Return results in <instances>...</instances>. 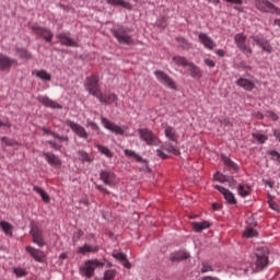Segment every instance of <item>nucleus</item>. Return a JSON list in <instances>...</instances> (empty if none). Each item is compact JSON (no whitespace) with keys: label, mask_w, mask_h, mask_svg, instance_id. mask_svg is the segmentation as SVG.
<instances>
[{"label":"nucleus","mask_w":280,"mask_h":280,"mask_svg":"<svg viewBox=\"0 0 280 280\" xmlns=\"http://www.w3.org/2000/svg\"><path fill=\"white\" fill-rule=\"evenodd\" d=\"M139 138L141 141L147 143V145H160L161 139H159V136H155L154 132L148 128H140L138 129Z\"/></svg>","instance_id":"obj_1"},{"label":"nucleus","mask_w":280,"mask_h":280,"mask_svg":"<svg viewBox=\"0 0 280 280\" xmlns=\"http://www.w3.org/2000/svg\"><path fill=\"white\" fill-rule=\"evenodd\" d=\"M84 86L90 95L97 97L102 93V90L100 89V75L92 74L91 77H88Z\"/></svg>","instance_id":"obj_2"},{"label":"nucleus","mask_w":280,"mask_h":280,"mask_svg":"<svg viewBox=\"0 0 280 280\" xmlns=\"http://www.w3.org/2000/svg\"><path fill=\"white\" fill-rule=\"evenodd\" d=\"M167 154H174L175 156H178L180 154V150H178V147L172 142H164L160 149H156V155L160 159H167Z\"/></svg>","instance_id":"obj_3"},{"label":"nucleus","mask_w":280,"mask_h":280,"mask_svg":"<svg viewBox=\"0 0 280 280\" xmlns=\"http://www.w3.org/2000/svg\"><path fill=\"white\" fill-rule=\"evenodd\" d=\"M256 270L259 272L268 267V247H257L256 249Z\"/></svg>","instance_id":"obj_4"},{"label":"nucleus","mask_w":280,"mask_h":280,"mask_svg":"<svg viewBox=\"0 0 280 280\" xmlns=\"http://www.w3.org/2000/svg\"><path fill=\"white\" fill-rule=\"evenodd\" d=\"M104 262L94 259V260H88L85 262V265L80 269V273L83 277H88L89 279H91V277H93V275H95V268H100L103 267Z\"/></svg>","instance_id":"obj_5"},{"label":"nucleus","mask_w":280,"mask_h":280,"mask_svg":"<svg viewBox=\"0 0 280 280\" xmlns=\"http://www.w3.org/2000/svg\"><path fill=\"white\" fill-rule=\"evenodd\" d=\"M255 5L257 10H259L260 12H266L268 14H277L278 16L280 14V9L268 0H256Z\"/></svg>","instance_id":"obj_6"},{"label":"nucleus","mask_w":280,"mask_h":280,"mask_svg":"<svg viewBox=\"0 0 280 280\" xmlns=\"http://www.w3.org/2000/svg\"><path fill=\"white\" fill-rule=\"evenodd\" d=\"M154 75L160 84H163V86L176 91V82L174 81V79H172V77L167 75V73L162 70H156L154 72Z\"/></svg>","instance_id":"obj_7"},{"label":"nucleus","mask_w":280,"mask_h":280,"mask_svg":"<svg viewBox=\"0 0 280 280\" xmlns=\"http://www.w3.org/2000/svg\"><path fill=\"white\" fill-rule=\"evenodd\" d=\"M32 237H33V244H36L39 246V248H43L45 246V234L43 233V230L38 228L35 223L31 224V231H30Z\"/></svg>","instance_id":"obj_8"},{"label":"nucleus","mask_w":280,"mask_h":280,"mask_svg":"<svg viewBox=\"0 0 280 280\" xmlns=\"http://www.w3.org/2000/svg\"><path fill=\"white\" fill-rule=\"evenodd\" d=\"M234 43L236 47H238L240 50L245 54V56L253 55V48L246 45V35H244V33L236 34L234 36Z\"/></svg>","instance_id":"obj_9"},{"label":"nucleus","mask_w":280,"mask_h":280,"mask_svg":"<svg viewBox=\"0 0 280 280\" xmlns=\"http://www.w3.org/2000/svg\"><path fill=\"white\" fill-rule=\"evenodd\" d=\"M253 40V45H257L265 54H270L272 51V45H270V42L266 39L261 35H252L249 37Z\"/></svg>","instance_id":"obj_10"},{"label":"nucleus","mask_w":280,"mask_h":280,"mask_svg":"<svg viewBox=\"0 0 280 280\" xmlns=\"http://www.w3.org/2000/svg\"><path fill=\"white\" fill-rule=\"evenodd\" d=\"M66 126H69L70 130H72V132H74V135H77V137H79L80 139H89V132L82 125L71 119H67Z\"/></svg>","instance_id":"obj_11"},{"label":"nucleus","mask_w":280,"mask_h":280,"mask_svg":"<svg viewBox=\"0 0 280 280\" xmlns=\"http://www.w3.org/2000/svg\"><path fill=\"white\" fill-rule=\"evenodd\" d=\"M12 67H19V60L0 52V71H10Z\"/></svg>","instance_id":"obj_12"},{"label":"nucleus","mask_w":280,"mask_h":280,"mask_svg":"<svg viewBox=\"0 0 280 280\" xmlns=\"http://www.w3.org/2000/svg\"><path fill=\"white\" fill-rule=\"evenodd\" d=\"M113 34L120 45H135L132 36H130L126 30L119 28L114 31Z\"/></svg>","instance_id":"obj_13"},{"label":"nucleus","mask_w":280,"mask_h":280,"mask_svg":"<svg viewBox=\"0 0 280 280\" xmlns=\"http://www.w3.org/2000/svg\"><path fill=\"white\" fill-rule=\"evenodd\" d=\"M32 31L34 32V34H36V36H40L42 38H44V40H46V43H51V40L54 39V33H51L46 27L33 25Z\"/></svg>","instance_id":"obj_14"},{"label":"nucleus","mask_w":280,"mask_h":280,"mask_svg":"<svg viewBox=\"0 0 280 280\" xmlns=\"http://www.w3.org/2000/svg\"><path fill=\"white\" fill-rule=\"evenodd\" d=\"M101 124H103L104 128H106V130H109V132H113L114 135L124 136V128L108 120V118L102 117Z\"/></svg>","instance_id":"obj_15"},{"label":"nucleus","mask_w":280,"mask_h":280,"mask_svg":"<svg viewBox=\"0 0 280 280\" xmlns=\"http://www.w3.org/2000/svg\"><path fill=\"white\" fill-rule=\"evenodd\" d=\"M199 43L203 45L206 49H209L210 51H213V48L217 47L215 42L211 36L207 35V33H199L198 35Z\"/></svg>","instance_id":"obj_16"},{"label":"nucleus","mask_w":280,"mask_h":280,"mask_svg":"<svg viewBox=\"0 0 280 280\" xmlns=\"http://www.w3.org/2000/svg\"><path fill=\"white\" fill-rule=\"evenodd\" d=\"M214 189L222 194V196L229 202V205H237V199H235V195H233L231 190L218 185L214 186Z\"/></svg>","instance_id":"obj_17"},{"label":"nucleus","mask_w":280,"mask_h":280,"mask_svg":"<svg viewBox=\"0 0 280 280\" xmlns=\"http://www.w3.org/2000/svg\"><path fill=\"white\" fill-rule=\"evenodd\" d=\"M56 38H58L59 43L65 47H78V42L69 37L67 33L57 34Z\"/></svg>","instance_id":"obj_18"},{"label":"nucleus","mask_w":280,"mask_h":280,"mask_svg":"<svg viewBox=\"0 0 280 280\" xmlns=\"http://www.w3.org/2000/svg\"><path fill=\"white\" fill-rule=\"evenodd\" d=\"M101 102V104H105L106 106H110V104H115L119 97L115 93H108V94H103L102 92L98 94L96 97Z\"/></svg>","instance_id":"obj_19"},{"label":"nucleus","mask_w":280,"mask_h":280,"mask_svg":"<svg viewBox=\"0 0 280 280\" xmlns=\"http://www.w3.org/2000/svg\"><path fill=\"white\" fill-rule=\"evenodd\" d=\"M37 102H39V104H43V106H46L47 108H57V109L62 108V105L56 103L54 100L49 98L48 96L39 95L37 96Z\"/></svg>","instance_id":"obj_20"},{"label":"nucleus","mask_w":280,"mask_h":280,"mask_svg":"<svg viewBox=\"0 0 280 280\" xmlns=\"http://www.w3.org/2000/svg\"><path fill=\"white\" fill-rule=\"evenodd\" d=\"M100 178L105 185H108V187H113L115 185V173L110 171H102L100 173Z\"/></svg>","instance_id":"obj_21"},{"label":"nucleus","mask_w":280,"mask_h":280,"mask_svg":"<svg viewBox=\"0 0 280 280\" xmlns=\"http://www.w3.org/2000/svg\"><path fill=\"white\" fill-rule=\"evenodd\" d=\"M190 255L186 250H177L171 254L170 259L173 264H178L179 261H185L189 259Z\"/></svg>","instance_id":"obj_22"},{"label":"nucleus","mask_w":280,"mask_h":280,"mask_svg":"<svg viewBox=\"0 0 280 280\" xmlns=\"http://www.w3.org/2000/svg\"><path fill=\"white\" fill-rule=\"evenodd\" d=\"M26 252L31 254L35 261H39V264H43V261H45V252L36 249L32 246H26Z\"/></svg>","instance_id":"obj_23"},{"label":"nucleus","mask_w":280,"mask_h":280,"mask_svg":"<svg viewBox=\"0 0 280 280\" xmlns=\"http://www.w3.org/2000/svg\"><path fill=\"white\" fill-rule=\"evenodd\" d=\"M164 135L168 141H172L173 143H178V132L176 131V128L172 126H166L164 129Z\"/></svg>","instance_id":"obj_24"},{"label":"nucleus","mask_w":280,"mask_h":280,"mask_svg":"<svg viewBox=\"0 0 280 280\" xmlns=\"http://www.w3.org/2000/svg\"><path fill=\"white\" fill-rule=\"evenodd\" d=\"M43 156L46 159L48 165H52L55 167H58V166L62 165V162L60 161V158H58L54 153L44 152Z\"/></svg>","instance_id":"obj_25"},{"label":"nucleus","mask_w":280,"mask_h":280,"mask_svg":"<svg viewBox=\"0 0 280 280\" xmlns=\"http://www.w3.org/2000/svg\"><path fill=\"white\" fill-rule=\"evenodd\" d=\"M236 86H240L241 89H244V91H253V89H255V84L253 81L245 79V78H240L236 81Z\"/></svg>","instance_id":"obj_26"},{"label":"nucleus","mask_w":280,"mask_h":280,"mask_svg":"<svg viewBox=\"0 0 280 280\" xmlns=\"http://www.w3.org/2000/svg\"><path fill=\"white\" fill-rule=\"evenodd\" d=\"M112 256L114 257V259H117L119 262H121L125 268L130 269L131 265L128 258L126 257V254L121 252H114Z\"/></svg>","instance_id":"obj_27"},{"label":"nucleus","mask_w":280,"mask_h":280,"mask_svg":"<svg viewBox=\"0 0 280 280\" xmlns=\"http://www.w3.org/2000/svg\"><path fill=\"white\" fill-rule=\"evenodd\" d=\"M32 75H36V78H38L43 82L51 81V74L47 72V70H33Z\"/></svg>","instance_id":"obj_28"},{"label":"nucleus","mask_w":280,"mask_h":280,"mask_svg":"<svg viewBox=\"0 0 280 280\" xmlns=\"http://www.w3.org/2000/svg\"><path fill=\"white\" fill-rule=\"evenodd\" d=\"M214 180H218L219 183H229L230 187L235 186V180H233V177L226 176L220 172L214 174Z\"/></svg>","instance_id":"obj_29"},{"label":"nucleus","mask_w":280,"mask_h":280,"mask_svg":"<svg viewBox=\"0 0 280 280\" xmlns=\"http://www.w3.org/2000/svg\"><path fill=\"white\" fill-rule=\"evenodd\" d=\"M97 250H100L97 245L90 244H85L78 248V253H80V255H86V253H97Z\"/></svg>","instance_id":"obj_30"},{"label":"nucleus","mask_w":280,"mask_h":280,"mask_svg":"<svg viewBox=\"0 0 280 280\" xmlns=\"http://www.w3.org/2000/svg\"><path fill=\"white\" fill-rule=\"evenodd\" d=\"M188 71L190 72L191 78L200 79L202 78V70L198 66H196L194 62H190L188 65Z\"/></svg>","instance_id":"obj_31"},{"label":"nucleus","mask_w":280,"mask_h":280,"mask_svg":"<svg viewBox=\"0 0 280 280\" xmlns=\"http://www.w3.org/2000/svg\"><path fill=\"white\" fill-rule=\"evenodd\" d=\"M192 229L196 233H202L206 229L211 228V223L209 221H203V222H192Z\"/></svg>","instance_id":"obj_32"},{"label":"nucleus","mask_w":280,"mask_h":280,"mask_svg":"<svg viewBox=\"0 0 280 280\" xmlns=\"http://www.w3.org/2000/svg\"><path fill=\"white\" fill-rule=\"evenodd\" d=\"M33 191H35V194H38L43 202H45L46 205H49V202H51V198L49 197V195L45 192V190H43V188L38 186H34Z\"/></svg>","instance_id":"obj_33"},{"label":"nucleus","mask_w":280,"mask_h":280,"mask_svg":"<svg viewBox=\"0 0 280 280\" xmlns=\"http://www.w3.org/2000/svg\"><path fill=\"white\" fill-rule=\"evenodd\" d=\"M172 62H174V65H176L177 67H189V65L191 63L189 62V60H187V58L183 56L173 57Z\"/></svg>","instance_id":"obj_34"},{"label":"nucleus","mask_w":280,"mask_h":280,"mask_svg":"<svg viewBox=\"0 0 280 280\" xmlns=\"http://www.w3.org/2000/svg\"><path fill=\"white\" fill-rule=\"evenodd\" d=\"M176 40H177V45H178L179 49H184V51H189V49H191V43H189V40H187V38L176 37Z\"/></svg>","instance_id":"obj_35"},{"label":"nucleus","mask_w":280,"mask_h":280,"mask_svg":"<svg viewBox=\"0 0 280 280\" xmlns=\"http://www.w3.org/2000/svg\"><path fill=\"white\" fill-rule=\"evenodd\" d=\"M125 155H127L129 159H133V161H137V163H147L145 160L141 158V155L137 154L133 150L126 149Z\"/></svg>","instance_id":"obj_36"},{"label":"nucleus","mask_w":280,"mask_h":280,"mask_svg":"<svg viewBox=\"0 0 280 280\" xmlns=\"http://www.w3.org/2000/svg\"><path fill=\"white\" fill-rule=\"evenodd\" d=\"M16 56H19V58L22 60H32V54H30V51H27L25 48H18Z\"/></svg>","instance_id":"obj_37"},{"label":"nucleus","mask_w":280,"mask_h":280,"mask_svg":"<svg viewBox=\"0 0 280 280\" xmlns=\"http://www.w3.org/2000/svg\"><path fill=\"white\" fill-rule=\"evenodd\" d=\"M95 148L98 150V152H101V154H104L105 156H107V159H113V152L109 151L107 147H104L102 144H96Z\"/></svg>","instance_id":"obj_38"},{"label":"nucleus","mask_w":280,"mask_h":280,"mask_svg":"<svg viewBox=\"0 0 280 280\" xmlns=\"http://www.w3.org/2000/svg\"><path fill=\"white\" fill-rule=\"evenodd\" d=\"M0 228L2 229L3 233H5V235H12L13 226L10 224V222L1 221L0 222Z\"/></svg>","instance_id":"obj_39"},{"label":"nucleus","mask_w":280,"mask_h":280,"mask_svg":"<svg viewBox=\"0 0 280 280\" xmlns=\"http://www.w3.org/2000/svg\"><path fill=\"white\" fill-rule=\"evenodd\" d=\"M222 161H223L224 165L226 167H229V170H233L234 172H237L238 167H237V164H235V162H233L232 160H230L226 156H223Z\"/></svg>","instance_id":"obj_40"},{"label":"nucleus","mask_w":280,"mask_h":280,"mask_svg":"<svg viewBox=\"0 0 280 280\" xmlns=\"http://www.w3.org/2000/svg\"><path fill=\"white\" fill-rule=\"evenodd\" d=\"M200 271L202 272V275H205L207 272H215V269L213 268V266L211 264H209L207 261H202Z\"/></svg>","instance_id":"obj_41"},{"label":"nucleus","mask_w":280,"mask_h":280,"mask_svg":"<svg viewBox=\"0 0 280 280\" xmlns=\"http://www.w3.org/2000/svg\"><path fill=\"white\" fill-rule=\"evenodd\" d=\"M250 194V187L246 185H238V195L242 196V198H246Z\"/></svg>","instance_id":"obj_42"},{"label":"nucleus","mask_w":280,"mask_h":280,"mask_svg":"<svg viewBox=\"0 0 280 280\" xmlns=\"http://www.w3.org/2000/svg\"><path fill=\"white\" fill-rule=\"evenodd\" d=\"M78 156L80 159V161H82L83 163H91V161H93V159H91V156L89 155V153H86V151H78Z\"/></svg>","instance_id":"obj_43"},{"label":"nucleus","mask_w":280,"mask_h":280,"mask_svg":"<svg viewBox=\"0 0 280 280\" xmlns=\"http://www.w3.org/2000/svg\"><path fill=\"white\" fill-rule=\"evenodd\" d=\"M252 136H253V139L258 141V143H265L268 141V136L264 133H253Z\"/></svg>","instance_id":"obj_44"},{"label":"nucleus","mask_w":280,"mask_h":280,"mask_svg":"<svg viewBox=\"0 0 280 280\" xmlns=\"http://www.w3.org/2000/svg\"><path fill=\"white\" fill-rule=\"evenodd\" d=\"M108 5H120V8H128V4L124 0H106Z\"/></svg>","instance_id":"obj_45"},{"label":"nucleus","mask_w":280,"mask_h":280,"mask_svg":"<svg viewBox=\"0 0 280 280\" xmlns=\"http://www.w3.org/2000/svg\"><path fill=\"white\" fill-rule=\"evenodd\" d=\"M257 235H258L257 230L253 228H247L244 231V237H257Z\"/></svg>","instance_id":"obj_46"},{"label":"nucleus","mask_w":280,"mask_h":280,"mask_svg":"<svg viewBox=\"0 0 280 280\" xmlns=\"http://www.w3.org/2000/svg\"><path fill=\"white\" fill-rule=\"evenodd\" d=\"M13 272L16 277H27V271L21 267L13 268Z\"/></svg>","instance_id":"obj_47"},{"label":"nucleus","mask_w":280,"mask_h":280,"mask_svg":"<svg viewBox=\"0 0 280 280\" xmlns=\"http://www.w3.org/2000/svg\"><path fill=\"white\" fill-rule=\"evenodd\" d=\"M115 275H117V272L113 269H109V270L105 271L103 279L113 280V279H115Z\"/></svg>","instance_id":"obj_48"},{"label":"nucleus","mask_w":280,"mask_h":280,"mask_svg":"<svg viewBox=\"0 0 280 280\" xmlns=\"http://www.w3.org/2000/svg\"><path fill=\"white\" fill-rule=\"evenodd\" d=\"M269 156H271L272 161H277L280 163V153L276 150L268 151Z\"/></svg>","instance_id":"obj_49"},{"label":"nucleus","mask_w":280,"mask_h":280,"mask_svg":"<svg viewBox=\"0 0 280 280\" xmlns=\"http://www.w3.org/2000/svg\"><path fill=\"white\" fill-rule=\"evenodd\" d=\"M268 205L270 207V209H272V211H279V206H277V203H275V200L272 199V196H268Z\"/></svg>","instance_id":"obj_50"},{"label":"nucleus","mask_w":280,"mask_h":280,"mask_svg":"<svg viewBox=\"0 0 280 280\" xmlns=\"http://www.w3.org/2000/svg\"><path fill=\"white\" fill-rule=\"evenodd\" d=\"M1 141H3V143H5V145H9V147L18 145L16 140L8 139V137H2Z\"/></svg>","instance_id":"obj_51"},{"label":"nucleus","mask_w":280,"mask_h":280,"mask_svg":"<svg viewBox=\"0 0 280 280\" xmlns=\"http://www.w3.org/2000/svg\"><path fill=\"white\" fill-rule=\"evenodd\" d=\"M88 126L92 129L95 130L96 132H100V125L97 122H94L92 120H88Z\"/></svg>","instance_id":"obj_52"},{"label":"nucleus","mask_w":280,"mask_h":280,"mask_svg":"<svg viewBox=\"0 0 280 280\" xmlns=\"http://www.w3.org/2000/svg\"><path fill=\"white\" fill-rule=\"evenodd\" d=\"M205 65L207 67H209L210 69H213V67H215V61H213V59H210V58H206L203 60Z\"/></svg>","instance_id":"obj_53"},{"label":"nucleus","mask_w":280,"mask_h":280,"mask_svg":"<svg viewBox=\"0 0 280 280\" xmlns=\"http://www.w3.org/2000/svg\"><path fill=\"white\" fill-rule=\"evenodd\" d=\"M54 139H58L59 141H69V137L60 136L58 133H52Z\"/></svg>","instance_id":"obj_54"},{"label":"nucleus","mask_w":280,"mask_h":280,"mask_svg":"<svg viewBox=\"0 0 280 280\" xmlns=\"http://www.w3.org/2000/svg\"><path fill=\"white\" fill-rule=\"evenodd\" d=\"M47 143H48V145H51V148H54V150H60V148H62L60 144H58L51 140H48Z\"/></svg>","instance_id":"obj_55"},{"label":"nucleus","mask_w":280,"mask_h":280,"mask_svg":"<svg viewBox=\"0 0 280 280\" xmlns=\"http://www.w3.org/2000/svg\"><path fill=\"white\" fill-rule=\"evenodd\" d=\"M226 3H232L234 5H242V0H224Z\"/></svg>","instance_id":"obj_56"},{"label":"nucleus","mask_w":280,"mask_h":280,"mask_svg":"<svg viewBox=\"0 0 280 280\" xmlns=\"http://www.w3.org/2000/svg\"><path fill=\"white\" fill-rule=\"evenodd\" d=\"M273 137L276 141L280 143V130L279 129H273Z\"/></svg>","instance_id":"obj_57"},{"label":"nucleus","mask_w":280,"mask_h":280,"mask_svg":"<svg viewBox=\"0 0 280 280\" xmlns=\"http://www.w3.org/2000/svg\"><path fill=\"white\" fill-rule=\"evenodd\" d=\"M269 117L272 121H277L279 119V116L275 112H269Z\"/></svg>","instance_id":"obj_58"},{"label":"nucleus","mask_w":280,"mask_h":280,"mask_svg":"<svg viewBox=\"0 0 280 280\" xmlns=\"http://www.w3.org/2000/svg\"><path fill=\"white\" fill-rule=\"evenodd\" d=\"M42 130H43L44 135H50L51 137H54V135H56V132H54L45 127H43Z\"/></svg>","instance_id":"obj_59"},{"label":"nucleus","mask_w":280,"mask_h":280,"mask_svg":"<svg viewBox=\"0 0 280 280\" xmlns=\"http://www.w3.org/2000/svg\"><path fill=\"white\" fill-rule=\"evenodd\" d=\"M84 235V232H82V230H78L75 233H74V237H77V240H80V237H82Z\"/></svg>","instance_id":"obj_60"},{"label":"nucleus","mask_w":280,"mask_h":280,"mask_svg":"<svg viewBox=\"0 0 280 280\" xmlns=\"http://www.w3.org/2000/svg\"><path fill=\"white\" fill-rule=\"evenodd\" d=\"M201 280H220L218 277H212V276H205L201 278Z\"/></svg>","instance_id":"obj_61"},{"label":"nucleus","mask_w":280,"mask_h":280,"mask_svg":"<svg viewBox=\"0 0 280 280\" xmlns=\"http://www.w3.org/2000/svg\"><path fill=\"white\" fill-rule=\"evenodd\" d=\"M5 127V128H12V124H10V122H3L2 120H0V128H2V127Z\"/></svg>","instance_id":"obj_62"},{"label":"nucleus","mask_w":280,"mask_h":280,"mask_svg":"<svg viewBox=\"0 0 280 280\" xmlns=\"http://www.w3.org/2000/svg\"><path fill=\"white\" fill-rule=\"evenodd\" d=\"M96 188L98 189V191H102L103 194H109L108 189L104 188L103 186H96Z\"/></svg>","instance_id":"obj_63"},{"label":"nucleus","mask_w":280,"mask_h":280,"mask_svg":"<svg viewBox=\"0 0 280 280\" xmlns=\"http://www.w3.org/2000/svg\"><path fill=\"white\" fill-rule=\"evenodd\" d=\"M215 54H217V56L222 57V56H224V50L218 49V50H215Z\"/></svg>","instance_id":"obj_64"}]
</instances>
